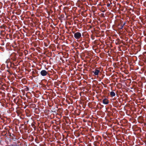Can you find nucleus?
<instances>
[{"label": "nucleus", "mask_w": 146, "mask_h": 146, "mask_svg": "<svg viewBox=\"0 0 146 146\" xmlns=\"http://www.w3.org/2000/svg\"><path fill=\"white\" fill-rule=\"evenodd\" d=\"M13 101L14 103H15L17 104H21L22 103V100L19 98L18 97H16L15 99L13 100Z\"/></svg>", "instance_id": "obj_1"}, {"label": "nucleus", "mask_w": 146, "mask_h": 146, "mask_svg": "<svg viewBox=\"0 0 146 146\" xmlns=\"http://www.w3.org/2000/svg\"><path fill=\"white\" fill-rule=\"evenodd\" d=\"M74 38L76 39H79L82 38L81 33L79 32H77L74 33Z\"/></svg>", "instance_id": "obj_2"}, {"label": "nucleus", "mask_w": 146, "mask_h": 146, "mask_svg": "<svg viewBox=\"0 0 146 146\" xmlns=\"http://www.w3.org/2000/svg\"><path fill=\"white\" fill-rule=\"evenodd\" d=\"M40 74L42 76H46L48 74V72L45 70H43L40 72Z\"/></svg>", "instance_id": "obj_3"}, {"label": "nucleus", "mask_w": 146, "mask_h": 146, "mask_svg": "<svg viewBox=\"0 0 146 146\" xmlns=\"http://www.w3.org/2000/svg\"><path fill=\"white\" fill-rule=\"evenodd\" d=\"M102 102L104 104H108L109 103V100L107 98H105L103 100Z\"/></svg>", "instance_id": "obj_4"}, {"label": "nucleus", "mask_w": 146, "mask_h": 146, "mask_svg": "<svg viewBox=\"0 0 146 146\" xmlns=\"http://www.w3.org/2000/svg\"><path fill=\"white\" fill-rule=\"evenodd\" d=\"M100 72V71L97 69H95L94 71H92V72L94 73L95 75H98Z\"/></svg>", "instance_id": "obj_5"}, {"label": "nucleus", "mask_w": 146, "mask_h": 146, "mask_svg": "<svg viewBox=\"0 0 146 146\" xmlns=\"http://www.w3.org/2000/svg\"><path fill=\"white\" fill-rule=\"evenodd\" d=\"M110 95L111 96L113 97L115 96V94L114 92L113 91H111L110 92Z\"/></svg>", "instance_id": "obj_6"}, {"label": "nucleus", "mask_w": 146, "mask_h": 146, "mask_svg": "<svg viewBox=\"0 0 146 146\" xmlns=\"http://www.w3.org/2000/svg\"><path fill=\"white\" fill-rule=\"evenodd\" d=\"M82 43L84 44L86 48H87L88 47V45L86 44V42H83Z\"/></svg>", "instance_id": "obj_7"}, {"label": "nucleus", "mask_w": 146, "mask_h": 146, "mask_svg": "<svg viewBox=\"0 0 146 146\" xmlns=\"http://www.w3.org/2000/svg\"><path fill=\"white\" fill-rule=\"evenodd\" d=\"M8 146H19V145L16 143H14L13 144H11L9 145H8Z\"/></svg>", "instance_id": "obj_8"}, {"label": "nucleus", "mask_w": 146, "mask_h": 146, "mask_svg": "<svg viewBox=\"0 0 146 146\" xmlns=\"http://www.w3.org/2000/svg\"><path fill=\"white\" fill-rule=\"evenodd\" d=\"M32 76L33 77H36V76L35 75V71H33L32 72Z\"/></svg>", "instance_id": "obj_9"}, {"label": "nucleus", "mask_w": 146, "mask_h": 146, "mask_svg": "<svg viewBox=\"0 0 146 146\" xmlns=\"http://www.w3.org/2000/svg\"><path fill=\"white\" fill-rule=\"evenodd\" d=\"M112 4V3L111 2H110V3H107V6L108 7H109L111 6V4Z\"/></svg>", "instance_id": "obj_10"}, {"label": "nucleus", "mask_w": 146, "mask_h": 146, "mask_svg": "<svg viewBox=\"0 0 146 146\" xmlns=\"http://www.w3.org/2000/svg\"><path fill=\"white\" fill-rule=\"evenodd\" d=\"M101 16L102 17H105V14L104 13H102L101 14Z\"/></svg>", "instance_id": "obj_11"}, {"label": "nucleus", "mask_w": 146, "mask_h": 146, "mask_svg": "<svg viewBox=\"0 0 146 146\" xmlns=\"http://www.w3.org/2000/svg\"><path fill=\"white\" fill-rule=\"evenodd\" d=\"M123 25H121L120 26V29H123Z\"/></svg>", "instance_id": "obj_12"}, {"label": "nucleus", "mask_w": 146, "mask_h": 146, "mask_svg": "<svg viewBox=\"0 0 146 146\" xmlns=\"http://www.w3.org/2000/svg\"><path fill=\"white\" fill-rule=\"evenodd\" d=\"M44 44L45 46L46 47H47V46H48V45L46 43H44Z\"/></svg>", "instance_id": "obj_13"}, {"label": "nucleus", "mask_w": 146, "mask_h": 146, "mask_svg": "<svg viewBox=\"0 0 146 146\" xmlns=\"http://www.w3.org/2000/svg\"><path fill=\"white\" fill-rule=\"evenodd\" d=\"M31 79H32L33 78L32 76H30V77H29Z\"/></svg>", "instance_id": "obj_14"}, {"label": "nucleus", "mask_w": 146, "mask_h": 146, "mask_svg": "<svg viewBox=\"0 0 146 146\" xmlns=\"http://www.w3.org/2000/svg\"><path fill=\"white\" fill-rule=\"evenodd\" d=\"M126 23V22H125L124 23H123V25H123V26H124V25Z\"/></svg>", "instance_id": "obj_15"}, {"label": "nucleus", "mask_w": 146, "mask_h": 146, "mask_svg": "<svg viewBox=\"0 0 146 146\" xmlns=\"http://www.w3.org/2000/svg\"><path fill=\"white\" fill-rule=\"evenodd\" d=\"M27 88V91L29 90V88H28V87H27V88Z\"/></svg>", "instance_id": "obj_16"}, {"label": "nucleus", "mask_w": 146, "mask_h": 146, "mask_svg": "<svg viewBox=\"0 0 146 146\" xmlns=\"http://www.w3.org/2000/svg\"><path fill=\"white\" fill-rule=\"evenodd\" d=\"M33 105L34 106H35V104H33Z\"/></svg>", "instance_id": "obj_17"}, {"label": "nucleus", "mask_w": 146, "mask_h": 146, "mask_svg": "<svg viewBox=\"0 0 146 146\" xmlns=\"http://www.w3.org/2000/svg\"><path fill=\"white\" fill-rule=\"evenodd\" d=\"M13 97H15V95H13Z\"/></svg>", "instance_id": "obj_18"}]
</instances>
